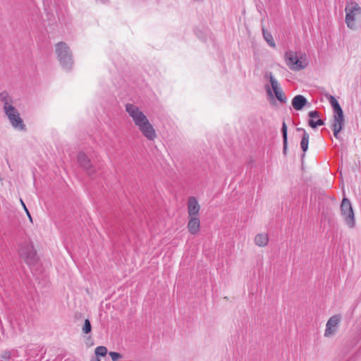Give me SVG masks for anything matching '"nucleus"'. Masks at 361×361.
<instances>
[{
    "label": "nucleus",
    "mask_w": 361,
    "mask_h": 361,
    "mask_svg": "<svg viewBox=\"0 0 361 361\" xmlns=\"http://www.w3.org/2000/svg\"><path fill=\"white\" fill-rule=\"evenodd\" d=\"M328 99L334 111L333 122L331 128L334 132V137L336 139H339L338 134L345 126L343 111L340 104L334 96L329 95V97H328Z\"/></svg>",
    "instance_id": "nucleus-2"
},
{
    "label": "nucleus",
    "mask_w": 361,
    "mask_h": 361,
    "mask_svg": "<svg viewBox=\"0 0 361 361\" xmlns=\"http://www.w3.org/2000/svg\"><path fill=\"white\" fill-rule=\"evenodd\" d=\"M308 116L310 118V119L314 120V118L319 117V112L316 110L311 111L308 113Z\"/></svg>",
    "instance_id": "nucleus-26"
},
{
    "label": "nucleus",
    "mask_w": 361,
    "mask_h": 361,
    "mask_svg": "<svg viewBox=\"0 0 361 361\" xmlns=\"http://www.w3.org/2000/svg\"><path fill=\"white\" fill-rule=\"evenodd\" d=\"M264 78L266 80H269L270 82V84L271 85L273 91L278 90L280 88L279 84L278 83L277 80L273 76L272 73H267L264 75Z\"/></svg>",
    "instance_id": "nucleus-18"
},
{
    "label": "nucleus",
    "mask_w": 361,
    "mask_h": 361,
    "mask_svg": "<svg viewBox=\"0 0 361 361\" xmlns=\"http://www.w3.org/2000/svg\"><path fill=\"white\" fill-rule=\"evenodd\" d=\"M16 350H8L0 355L1 361H13V356Z\"/></svg>",
    "instance_id": "nucleus-19"
},
{
    "label": "nucleus",
    "mask_w": 361,
    "mask_h": 361,
    "mask_svg": "<svg viewBox=\"0 0 361 361\" xmlns=\"http://www.w3.org/2000/svg\"><path fill=\"white\" fill-rule=\"evenodd\" d=\"M21 203H22V204H23V207H24V209H25V212H26V214H27V215L28 218H29V219H30V220L32 221V219L31 215H30V212H29L28 209H27V207H25V204H24V202H23L22 200H21Z\"/></svg>",
    "instance_id": "nucleus-28"
},
{
    "label": "nucleus",
    "mask_w": 361,
    "mask_h": 361,
    "mask_svg": "<svg viewBox=\"0 0 361 361\" xmlns=\"http://www.w3.org/2000/svg\"><path fill=\"white\" fill-rule=\"evenodd\" d=\"M307 103V99L301 94L295 96L292 99V106L296 111H301Z\"/></svg>",
    "instance_id": "nucleus-12"
},
{
    "label": "nucleus",
    "mask_w": 361,
    "mask_h": 361,
    "mask_svg": "<svg viewBox=\"0 0 361 361\" xmlns=\"http://www.w3.org/2000/svg\"><path fill=\"white\" fill-rule=\"evenodd\" d=\"M56 54L61 66L67 71H71L74 61L72 52L68 45L64 42L56 44Z\"/></svg>",
    "instance_id": "nucleus-3"
},
{
    "label": "nucleus",
    "mask_w": 361,
    "mask_h": 361,
    "mask_svg": "<svg viewBox=\"0 0 361 361\" xmlns=\"http://www.w3.org/2000/svg\"><path fill=\"white\" fill-rule=\"evenodd\" d=\"M126 111L133 118L136 126L138 127L142 135L149 140H153L156 137V132L152 125L149 123L146 116L133 104H126Z\"/></svg>",
    "instance_id": "nucleus-1"
},
{
    "label": "nucleus",
    "mask_w": 361,
    "mask_h": 361,
    "mask_svg": "<svg viewBox=\"0 0 361 361\" xmlns=\"http://www.w3.org/2000/svg\"><path fill=\"white\" fill-rule=\"evenodd\" d=\"M97 1H99V2L102 3V4H105L107 1V0H97Z\"/></svg>",
    "instance_id": "nucleus-32"
},
{
    "label": "nucleus",
    "mask_w": 361,
    "mask_h": 361,
    "mask_svg": "<svg viewBox=\"0 0 361 361\" xmlns=\"http://www.w3.org/2000/svg\"><path fill=\"white\" fill-rule=\"evenodd\" d=\"M325 124L324 121L321 118H318L317 121L310 119L308 121V125L313 129L317 128L318 126H322Z\"/></svg>",
    "instance_id": "nucleus-21"
},
{
    "label": "nucleus",
    "mask_w": 361,
    "mask_h": 361,
    "mask_svg": "<svg viewBox=\"0 0 361 361\" xmlns=\"http://www.w3.org/2000/svg\"><path fill=\"white\" fill-rule=\"evenodd\" d=\"M275 97L281 103H286L287 98L281 88L274 91Z\"/></svg>",
    "instance_id": "nucleus-20"
},
{
    "label": "nucleus",
    "mask_w": 361,
    "mask_h": 361,
    "mask_svg": "<svg viewBox=\"0 0 361 361\" xmlns=\"http://www.w3.org/2000/svg\"><path fill=\"white\" fill-rule=\"evenodd\" d=\"M78 161L80 166L82 167L88 174H92L94 173L92 164H90V159L87 158V157L84 152H80L78 153Z\"/></svg>",
    "instance_id": "nucleus-10"
},
{
    "label": "nucleus",
    "mask_w": 361,
    "mask_h": 361,
    "mask_svg": "<svg viewBox=\"0 0 361 361\" xmlns=\"http://www.w3.org/2000/svg\"><path fill=\"white\" fill-rule=\"evenodd\" d=\"M297 131H302L304 133V131H305V129L302 128H297Z\"/></svg>",
    "instance_id": "nucleus-31"
},
{
    "label": "nucleus",
    "mask_w": 361,
    "mask_h": 361,
    "mask_svg": "<svg viewBox=\"0 0 361 361\" xmlns=\"http://www.w3.org/2000/svg\"><path fill=\"white\" fill-rule=\"evenodd\" d=\"M20 258L28 265L32 266L37 263L39 257L32 242H23L19 248Z\"/></svg>",
    "instance_id": "nucleus-5"
},
{
    "label": "nucleus",
    "mask_w": 361,
    "mask_h": 361,
    "mask_svg": "<svg viewBox=\"0 0 361 361\" xmlns=\"http://www.w3.org/2000/svg\"><path fill=\"white\" fill-rule=\"evenodd\" d=\"M287 66L293 71L304 69L308 64L306 56H298L296 52L288 51L285 54Z\"/></svg>",
    "instance_id": "nucleus-6"
},
{
    "label": "nucleus",
    "mask_w": 361,
    "mask_h": 361,
    "mask_svg": "<svg viewBox=\"0 0 361 361\" xmlns=\"http://www.w3.org/2000/svg\"><path fill=\"white\" fill-rule=\"evenodd\" d=\"M107 348L105 346H98L95 348L94 354L96 357H104L107 354Z\"/></svg>",
    "instance_id": "nucleus-23"
},
{
    "label": "nucleus",
    "mask_w": 361,
    "mask_h": 361,
    "mask_svg": "<svg viewBox=\"0 0 361 361\" xmlns=\"http://www.w3.org/2000/svg\"><path fill=\"white\" fill-rule=\"evenodd\" d=\"M281 133L283 137V140H288V127L285 121L282 123L281 127Z\"/></svg>",
    "instance_id": "nucleus-24"
},
{
    "label": "nucleus",
    "mask_w": 361,
    "mask_h": 361,
    "mask_svg": "<svg viewBox=\"0 0 361 361\" xmlns=\"http://www.w3.org/2000/svg\"><path fill=\"white\" fill-rule=\"evenodd\" d=\"M262 34H263L264 39L267 42V44L271 47L275 48L276 44H275V42L272 37V35L269 31H267L266 29H264V27L262 28Z\"/></svg>",
    "instance_id": "nucleus-17"
},
{
    "label": "nucleus",
    "mask_w": 361,
    "mask_h": 361,
    "mask_svg": "<svg viewBox=\"0 0 361 361\" xmlns=\"http://www.w3.org/2000/svg\"><path fill=\"white\" fill-rule=\"evenodd\" d=\"M91 361H101L98 357H94L92 358Z\"/></svg>",
    "instance_id": "nucleus-30"
},
{
    "label": "nucleus",
    "mask_w": 361,
    "mask_h": 361,
    "mask_svg": "<svg viewBox=\"0 0 361 361\" xmlns=\"http://www.w3.org/2000/svg\"><path fill=\"white\" fill-rule=\"evenodd\" d=\"M309 134L304 131V133L302 134V140L300 142V147L303 152V154H302V159H303L305 156V152L308 149V144H309Z\"/></svg>",
    "instance_id": "nucleus-14"
},
{
    "label": "nucleus",
    "mask_w": 361,
    "mask_h": 361,
    "mask_svg": "<svg viewBox=\"0 0 361 361\" xmlns=\"http://www.w3.org/2000/svg\"><path fill=\"white\" fill-rule=\"evenodd\" d=\"M255 241L257 245L259 247H264L267 245L269 238L267 234L259 233L255 236Z\"/></svg>",
    "instance_id": "nucleus-15"
},
{
    "label": "nucleus",
    "mask_w": 361,
    "mask_h": 361,
    "mask_svg": "<svg viewBox=\"0 0 361 361\" xmlns=\"http://www.w3.org/2000/svg\"><path fill=\"white\" fill-rule=\"evenodd\" d=\"M200 204L195 197H190L188 201L189 216H197L200 212Z\"/></svg>",
    "instance_id": "nucleus-11"
},
{
    "label": "nucleus",
    "mask_w": 361,
    "mask_h": 361,
    "mask_svg": "<svg viewBox=\"0 0 361 361\" xmlns=\"http://www.w3.org/2000/svg\"><path fill=\"white\" fill-rule=\"evenodd\" d=\"M200 221L197 216H189L188 229L191 234H197L200 231Z\"/></svg>",
    "instance_id": "nucleus-13"
},
{
    "label": "nucleus",
    "mask_w": 361,
    "mask_h": 361,
    "mask_svg": "<svg viewBox=\"0 0 361 361\" xmlns=\"http://www.w3.org/2000/svg\"><path fill=\"white\" fill-rule=\"evenodd\" d=\"M345 10L347 26L352 30L357 29L361 20V7L357 3H351L346 6Z\"/></svg>",
    "instance_id": "nucleus-4"
},
{
    "label": "nucleus",
    "mask_w": 361,
    "mask_h": 361,
    "mask_svg": "<svg viewBox=\"0 0 361 361\" xmlns=\"http://www.w3.org/2000/svg\"><path fill=\"white\" fill-rule=\"evenodd\" d=\"M82 331L85 334H89L92 332V324L88 319H85L82 326Z\"/></svg>",
    "instance_id": "nucleus-22"
},
{
    "label": "nucleus",
    "mask_w": 361,
    "mask_h": 361,
    "mask_svg": "<svg viewBox=\"0 0 361 361\" xmlns=\"http://www.w3.org/2000/svg\"><path fill=\"white\" fill-rule=\"evenodd\" d=\"M266 90H267V94H268L269 96L273 97V94H272L271 90L270 87H269L268 85H267V86H266Z\"/></svg>",
    "instance_id": "nucleus-29"
},
{
    "label": "nucleus",
    "mask_w": 361,
    "mask_h": 361,
    "mask_svg": "<svg viewBox=\"0 0 361 361\" xmlns=\"http://www.w3.org/2000/svg\"><path fill=\"white\" fill-rule=\"evenodd\" d=\"M0 100L4 103V109L8 106H13V99L6 91L0 93Z\"/></svg>",
    "instance_id": "nucleus-16"
},
{
    "label": "nucleus",
    "mask_w": 361,
    "mask_h": 361,
    "mask_svg": "<svg viewBox=\"0 0 361 361\" xmlns=\"http://www.w3.org/2000/svg\"><path fill=\"white\" fill-rule=\"evenodd\" d=\"M341 213L344 218L345 224L350 228L355 227V214L350 201L347 197H343L341 207Z\"/></svg>",
    "instance_id": "nucleus-7"
},
{
    "label": "nucleus",
    "mask_w": 361,
    "mask_h": 361,
    "mask_svg": "<svg viewBox=\"0 0 361 361\" xmlns=\"http://www.w3.org/2000/svg\"><path fill=\"white\" fill-rule=\"evenodd\" d=\"M109 355L111 357L112 361H117L123 357V355L117 352H109Z\"/></svg>",
    "instance_id": "nucleus-25"
},
{
    "label": "nucleus",
    "mask_w": 361,
    "mask_h": 361,
    "mask_svg": "<svg viewBox=\"0 0 361 361\" xmlns=\"http://www.w3.org/2000/svg\"><path fill=\"white\" fill-rule=\"evenodd\" d=\"M288 149V140H283V153L286 155Z\"/></svg>",
    "instance_id": "nucleus-27"
},
{
    "label": "nucleus",
    "mask_w": 361,
    "mask_h": 361,
    "mask_svg": "<svg viewBox=\"0 0 361 361\" xmlns=\"http://www.w3.org/2000/svg\"><path fill=\"white\" fill-rule=\"evenodd\" d=\"M4 112L14 128L20 130H26V126L20 118V114L13 106H8L4 108Z\"/></svg>",
    "instance_id": "nucleus-8"
},
{
    "label": "nucleus",
    "mask_w": 361,
    "mask_h": 361,
    "mask_svg": "<svg viewBox=\"0 0 361 361\" xmlns=\"http://www.w3.org/2000/svg\"><path fill=\"white\" fill-rule=\"evenodd\" d=\"M341 319V317L340 314H335L330 317L326 324V330L324 333V336L326 337H329L336 333L338 324L340 322Z\"/></svg>",
    "instance_id": "nucleus-9"
}]
</instances>
